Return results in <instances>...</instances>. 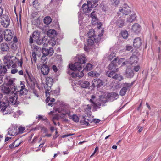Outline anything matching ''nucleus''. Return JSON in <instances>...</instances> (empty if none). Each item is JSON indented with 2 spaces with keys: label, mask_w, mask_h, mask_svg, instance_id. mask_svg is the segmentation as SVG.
Instances as JSON below:
<instances>
[{
  "label": "nucleus",
  "mask_w": 161,
  "mask_h": 161,
  "mask_svg": "<svg viewBox=\"0 0 161 161\" xmlns=\"http://www.w3.org/2000/svg\"><path fill=\"white\" fill-rule=\"evenodd\" d=\"M51 19L50 17H46L44 19V22L46 24H49L51 22Z\"/></svg>",
  "instance_id": "obj_43"
},
{
  "label": "nucleus",
  "mask_w": 161,
  "mask_h": 161,
  "mask_svg": "<svg viewBox=\"0 0 161 161\" xmlns=\"http://www.w3.org/2000/svg\"><path fill=\"white\" fill-rule=\"evenodd\" d=\"M1 23L3 27L6 28L9 25L10 20L8 16L6 15H3L2 17Z\"/></svg>",
  "instance_id": "obj_11"
},
{
  "label": "nucleus",
  "mask_w": 161,
  "mask_h": 161,
  "mask_svg": "<svg viewBox=\"0 0 161 161\" xmlns=\"http://www.w3.org/2000/svg\"><path fill=\"white\" fill-rule=\"evenodd\" d=\"M22 142H19V140L17 139L15 140L14 142L10 144L9 147L10 148H13L19 146L21 143Z\"/></svg>",
  "instance_id": "obj_29"
},
{
  "label": "nucleus",
  "mask_w": 161,
  "mask_h": 161,
  "mask_svg": "<svg viewBox=\"0 0 161 161\" xmlns=\"http://www.w3.org/2000/svg\"><path fill=\"white\" fill-rule=\"evenodd\" d=\"M132 83H125L124 84L123 87H126L127 89L128 88L132 86Z\"/></svg>",
  "instance_id": "obj_54"
},
{
  "label": "nucleus",
  "mask_w": 161,
  "mask_h": 161,
  "mask_svg": "<svg viewBox=\"0 0 161 161\" xmlns=\"http://www.w3.org/2000/svg\"><path fill=\"white\" fill-rule=\"evenodd\" d=\"M115 53H112L109 57L108 59L111 60L113 57H115Z\"/></svg>",
  "instance_id": "obj_58"
},
{
  "label": "nucleus",
  "mask_w": 161,
  "mask_h": 161,
  "mask_svg": "<svg viewBox=\"0 0 161 161\" xmlns=\"http://www.w3.org/2000/svg\"><path fill=\"white\" fill-rule=\"evenodd\" d=\"M142 43V41L141 38L140 37H137L134 39L133 45L135 48H138L141 46Z\"/></svg>",
  "instance_id": "obj_18"
},
{
  "label": "nucleus",
  "mask_w": 161,
  "mask_h": 161,
  "mask_svg": "<svg viewBox=\"0 0 161 161\" xmlns=\"http://www.w3.org/2000/svg\"><path fill=\"white\" fill-rule=\"evenodd\" d=\"M56 31L54 29L49 30L47 32V36L53 38L56 35Z\"/></svg>",
  "instance_id": "obj_31"
},
{
  "label": "nucleus",
  "mask_w": 161,
  "mask_h": 161,
  "mask_svg": "<svg viewBox=\"0 0 161 161\" xmlns=\"http://www.w3.org/2000/svg\"><path fill=\"white\" fill-rule=\"evenodd\" d=\"M41 60L42 63L45 64L47 62V59L46 56L43 55L41 57Z\"/></svg>",
  "instance_id": "obj_49"
},
{
  "label": "nucleus",
  "mask_w": 161,
  "mask_h": 161,
  "mask_svg": "<svg viewBox=\"0 0 161 161\" xmlns=\"http://www.w3.org/2000/svg\"><path fill=\"white\" fill-rule=\"evenodd\" d=\"M98 147H96L95 149V150L94 152H93V153L91 155V157H92L96 153V152L98 150Z\"/></svg>",
  "instance_id": "obj_61"
},
{
  "label": "nucleus",
  "mask_w": 161,
  "mask_h": 161,
  "mask_svg": "<svg viewBox=\"0 0 161 161\" xmlns=\"http://www.w3.org/2000/svg\"><path fill=\"white\" fill-rule=\"evenodd\" d=\"M127 62L128 61H125L124 58H121L118 60V63L119 65H125L127 64Z\"/></svg>",
  "instance_id": "obj_40"
},
{
  "label": "nucleus",
  "mask_w": 161,
  "mask_h": 161,
  "mask_svg": "<svg viewBox=\"0 0 161 161\" xmlns=\"http://www.w3.org/2000/svg\"><path fill=\"white\" fill-rule=\"evenodd\" d=\"M89 83L87 81H84L80 83V85L81 87L83 88H87L89 86Z\"/></svg>",
  "instance_id": "obj_41"
},
{
  "label": "nucleus",
  "mask_w": 161,
  "mask_h": 161,
  "mask_svg": "<svg viewBox=\"0 0 161 161\" xmlns=\"http://www.w3.org/2000/svg\"><path fill=\"white\" fill-rule=\"evenodd\" d=\"M87 34L88 37L96 38L97 37L95 35L94 30L93 29H90Z\"/></svg>",
  "instance_id": "obj_32"
},
{
  "label": "nucleus",
  "mask_w": 161,
  "mask_h": 161,
  "mask_svg": "<svg viewBox=\"0 0 161 161\" xmlns=\"http://www.w3.org/2000/svg\"><path fill=\"white\" fill-rule=\"evenodd\" d=\"M31 57L32 62L33 61L34 62H36L37 58L36 54L35 52H33L32 53V55L31 56Z\"/></svg>",
  "instance_id": "obj_47"
},
{
  "label": "nucleus",
  "mask_w": 161,
  "mask_h": 161,
  "mask_svg": "<svg viewBox=\"0 0 161 161\" xmlns=\"http://www.w3.org/2000/svg\"><path fill=\"white\" fill-rule=\"evenodd\" d=\"M136 18L135 13L132 14L127 19V21L129 22H132L134 21Z\"/></svg>",
  "instance_id": "obj_33"
},
{
  "label": "nucleus",
  "mask_w": 161,
  "mask_h": 161,
  "mask_svg": "<svg viewBox=\"0 0 161 161\" xmlns=\"http://www.w3.org/2000/svg\"><path fill=\"white\" fill-rule=\"evenodd\" d=\"M119 95L116 93H111L107 94L106 97L101 96L100 98V101L102 103H106L108 101H114L119 97Z\"/></svg>",
  "instance_id": "obj_3"
},
{
  "label": "nucleus",
  "mask_w": 161,
  "mask_h": 161,
  "mask_svg": "<svg viewBox=\"0 0 161 161\" xmlns=\"http://www.w3.org/2000/svg\"><path fill=\"white\" fill-rule=\"evenodd\" d=\"M46 84L44 85V86L45 90L46 96H48L47 94L49 93L51 87L53 83V80L52 78L47 77L46 79Z\"/></svg>",
  "instance_id": "obj_6"
},
{
  "label": "nucleus",
  "mask_w": 161,
  "mask_h": 161,
  "mask_svg": "<svg viewBox=\"0 0 161 161\" xmlns=\"http://www.w3.org/2000/svg\"><path fill=\"white\" fill-rule=\"evenodd\" d=\"M12 57L8 55L5 56L3 59L4 62V65H3V66H5V67H7L8 69L10 68L11 66L12 67H15L16 65L15 64H13V62L11 60Z\"/></svg>",
  "instance_id": "obj_7"
},
{
  "label": "nucleus",
  "mask_w": 161,
  "mask_h": 161,
  "mask_svg": "<svg viewBox=\"0 0 161 161\" xmlns=\"http://www.w3.org/2000/svg\"><path fill=\"white\" fill-rule=\"evenodd\" d=\"M17 93L15 92L9 98L8 101L9 103L12 105H15L18 103V101H17L18 98Z\"/></svg>",
  "instance_id": "obj_13"
},
{
  "label": "nucleus",
  "mask_w": 161,
  "mask_h": 161,
  "mask_svg": "<svg viewBox=\"0 0 161 161\" xmlns=\"http://www.w3.org/2000/svg\"><path fill=\"white\" fill-rule=\"evenodd\" d=\"M25 127H20L18 128V133H22L23 132L24 130H25Z\"/></svg>",
  "instance_id": "obj_55"
},
{
  "label": "nucleus",
  "mask_w": 161,
  "mask_h": 161,
  "mask_svg": "<svg viewBox=\"0 0 161 161\" xmlns=\"http://www.w3.org/2000/svg\"><path fill=\"white\" fill-rule=\"evenodd\" d=\"M0 49L2 51H8L9 49V47L8 44L4 42L1 44Z\"/></svg>",
  "instance_id": "obj_26"
},
{
  "label": "nucleus",
  "mask_w": 161,
  "mask_h": 161,
  "mask_svg": "<svg viewBox=\"0 0 161 161\" xmlns=\"http://www.w3.org/2000/svg\"><path fill=\"white\" fill-rule=\"evenodd\" d=\"M13 37L12 33L11 31L8 29H6L4 31V38L7 41L11 40Z\"/></svg>",
  "instance_id": "obj_15"
},
{
  "label": "nucleus",
  "mask_w": 161,
  "mask_h": 161,
  "mask_svg": "<svg viewBox=\"0 0 161 161\" xmlns=\"http://www.w3.org/2000/svg\"><path fill=\"white\" fill-rule=\"evenodd\" d=\"M77 58L78 62H76L74 64H69V67L71 70L74 71L81 70L82 69V66L80 64L85 63L86 61V58L83 54L78 55Z\"/></svg>",
  "instance_id": "obj_1"
},
{
  "label": "nucleus",
  "mask_w": 161,
  "mask_h": 161,
  "mask_svg": "<svg viewBox=\"0 0 161 161\" xmlns=\"http://www.w3.org/2000/svg\"><path fill=\"white\" fill-rule=\"evenodd\" d=\"M14 79L11 78L9 77H6L4 82L7 86H9L10 87L13 88L14 89L16 90V88L15 87V84L14 83Z\"/></svg>",
  "instance_id": "obj_12"
},
{
  "label": "nucleus",
  "mask_w": 161,
  "mask_h": 161,
  "mask_svg": "<svg viewBox=\"0 0 161 161\" xmlns=\"http://www.w3.org/2000/svg\"><path fill=\"white\" fill-rule=\"evenodd\" d=\"M89 76L92 77H98L99 76L100 74L95 71H92L88 73Z\"/></svg>",
  "instance_id": "obj_38"
},
{
  "label": "nucleus",
  "mask_w": 161,
  "mask_h": 161,
  "mask_svg": "<svg viewBox=\"0 0 161 161\" xmlns=\"http://www.w3.org/2000/svg\"><path fill=\"white\" fill-rule=\"evenodd\" d=\"M8 134L11 136H14L18 134L17 129L16 128L11 127L8 130Z\"/></svg>",
  "instance_id": "obj_22"
},
{
  "label": "nucleus",
  "mask_w": 161,
  "mask_h": 161,
  "mask_svg": "<svg viewBox=\"0 0 161 161\" xmlns=\"http://www.w3.org/2000/svg\"><path fill=\"white\" fill-rule=\"evenodd\" d=\"M25 86L22 83V82H20V86L16 88V92H17V93L18 92L20 95L26 94L28 92V90L25 88Z\"/></svg>",
  "instance_id": "obj_10"
},
{
  "label": "nucleus",
  "mask_w": 161,
  "mask_h": 161,
  "mask_svg": "<svg viewBox=\"0 0 161 161\" xmlns=\"http://www.w3.org/2000/svg\"><path fill=\"white\" fill-rule=\"evenodd\" d=\"M42 52L43 55L45 56L49 55L51 56L54 53L53 50L52 48H50L49 49H47L43 48L42 50Z\"/></svg>",
  "instance_id": "obj_20"
},
{
  "label": "nucleus",
  "mask_w": 161,
  "mask_h": 161,
  "mask_svg": "<svg viewBox=\"0 0 161 161\" xmlns=\"http://www.w3.org/2000/svg\"><path fill=\"white\" fill-rule=\"evenodd\" d=\"M125 19L120 17L118 19L117 17H115L112 20L111 23L116 24V26L119 27H122L124 25Z\"/></svg>",
  "instance_id": "obj_9"
},
{
  "label": "nucleus",
  "mask_w": 161,
  "mask_h": 161,
  "mask_svg": "<svg viewBox=\"0 0 161 161\" xmlns=\"http://www.w3.org/2000/svg\"><path fill=\"white\" fill-rule=\"evenodd\" d=\"M7 71L6 67L0 64V75H3Z\"/></svg>",
  "instance_id": "obj_34"
},
{
  "label": "nucleus",
  "mask_w": 161,
  "mask_h": 161,
  "mask_svg": "<svg viewBox=\"0 0 161 161\" xmlns=\"http://www.w3.org/2000/svg\"><path fill=\"white\" fill-rule=\"evenodd\" d=\"M126 50L130 51L132 48V47L131 46L127 45L126 47Z\"/></svg>",
  "instance_id": "obj_62"
},
{
  "label": "nucleus",
  "mask_w": 161,
  "mask_h": 161,
  "mask_svg": "<svg viewBox=\"0 0 161 161\" xmlns=\"http://www.w3.org/2000/svg\"><path fill=\"white\" fill-rule=\"evenodd\" d=\"M7 107V103L4 102H0V109L1 111L3 113V114H8V113L7 112L6 109Z\"/></svg>",
  "instance_id": "obj_23"
},
{
  "label": "nucleus",
  "mask_w": 161,
  "mask_h": 161,
  "mask_svg": "<svg viewBox=\"0 0 161 161\" xmlns=\"http://www.w3.org/2000/svg\"><path fill=\"white\" fill-rule=\"evenodd\" d=\"M68 117L75 122H77L79 121V118L76 115L73 114L72 115H71L70 114L68 116Z\"/></svg>",
  "instance_id": "obj_37"
},
{
  "label": "nucleus",
  "mask_w": 161,
  "mask_h": 161,
  "mask_svg": "<svg viewBox=\"0 0 161 161\" xmlns=\"http://www.w3.org/2000/svg\"><path fill=\"white\" fill-rule=\"evenodd\" d=\"M50 3L51 4L53 3L54 4V5H56L57 4H58L57 3V2L55 0H51Z\"/></svg>",
  "instance_id": "obj_64"
},
{
  "label": "nucleus",
  "mask_w": 161,
  "mask_h": 161,
  "mask_svg": "<svg viewBox=\"0 0 161 161\" xmlns=\"http://www.w3.org/2000/svg\"><path fill=\"white\" fill-rule=\"evenodd\" d=\"M84 110L85 113H88L90 112L91 106L90 105H85L84 106Z\"/></svg>",
  "instance_id": "obj_42"
},
{
  "label": "nucleus",
  "mask_w": 161,
  "mask_h": 161,
  "mask_svg": "<svg viewBox=\"0 0 161 161\" xmlns=\"http://www.w3.org/2000/svg\"><path fill=\"white\" fill-rule=\"evenodd\" d=\"M40 33L37 31H34L32 36H30L29 39V42L31 44L33 43V41H36L38 44L39 41Z\"/></svg>",
  "instance_id": "obj_8"
},
{
  "label": "nucleus",
  "mask_w": 161,
  "mask_h": 161,
  "mask_svg": "<svg viewBox=\"0 0 161 161\" xmlns=\"http://www.w3.org/2000/svg\"><path fill=\"white\" fill-rule=\"evenodd\" d=\"M98 1V0H90L87 2H89L90 4H92V7L95 8L97 6Z\"/></svg>",
  "instance_id": "obj_39"
},
{
  "label": "nucleus",
  "mask_w": 161,
  "mask_h": 161,
  "mask_svg": "<svg viewBox=\"0 0 161 161\" xmlns=\"http://www.w3.org/2000/svg\"><path fill=\"white\" fill-rule=\"evenodd\" d=\"M117 60V58H115V60H113L112 63L109 64L108 69L109 70L114 71H118L117 67L114 64V61Z\"/></svg>",
  "instance_id": "obj_25"
},
{
  "label": "nucleus",
  "mask_w": 161,
  "mask_h": 161,
  "mask_svg": "<svg viewBox=\"0 0 161 161\" xmlns=\"http://www.w3.org/2000/svg\"><path fill=\"white\" fill-rule=\"evenodd\" d=\"M92 69V65L90 63H87L84 69L85 70L90 71Z\"/></svg>",
  "instance_id": "obj_45"
},
{
  "label": "nucleus",
  "mask_w": 161,
  "mask_h": 161,
  "mask_svg": "<svg viewBox=\"0 0 161 161\" xmlns=\"http://www.w3.org/2000/svg\"><path fill=\"white\" fill-rule=\"evenodd\" d=\"M86 118L87 119V122H88L89 123L90 122L91 123L93 119H92V118L89 117H86Z\"/></svg>",
  "instance_id": "obj_60"
},
{
  "label": "nucleus",
  "mask_w": 161,
  "mask_h": 161,
  "mask_svg": "<svg viewBox=\"0 0 161 161\" xmlns=\"http://www.w3.org/2000/svg\"><path fill=\"white\" fill-rule=\"evenodd\" d=\"M104 32V30L102 29L101 30V32L97 36V37L96 38L88 37L87 40V44L88 46L92 45L94 43L98 42H99L101 40V37L102 36Z\"/></svg>",
  "instance_id": "obj_5"
},
{
  "label": "nucleus",
  "mask_w": 161,
  "mask_h": 161,
  "mask_svg": "<svg viewBox=\"0 0 161 161\" xmlns=\"http://www.w3.org/2000/svg\"><path fill=\"white\" fill-rule=\"evenodd\" d=\"M138 60V59L137 56L133 55L130 57L129 61H127V63L130 64L132 66H134L137 64Z\"/></svg>",
  "instance_id": "obj_16"
},
{
  "label": "nucleus",
  "mask_w": 161,
  "mask_h": 161,
  "mask_svg": "<svg viewBox=\"0 0 161 161\" xmlns=\"http://www.w3.org/2000/svg\"><path fill=\"white\" fill-rule=\"evenodd\" d=\"M1 90L4 93L10 95L13 94L14 92L16 91L13 88L10 87L9 86H7L5 83L1 86Z\"/></svg>",
  "instance_id": "obj_4"
},
{
  "label": "nucleus",
  "mask_w": 161,
  "mask_h": 161,
  "mask_svg": "<svg viewBox=\"0 0 161 161\" xmlns=\"http://www.w3.org/2000/svg\"><path fill=\"white\" fill-rule=\"evenodd\" d=\"M18 70L16 69H13L11 70V73L12 74H14L17 72Z\"/></svg>",
  "instance_id": "obj_63"
},
{
  "label": "nucleus",
  "mask_w": 161,
  "mask_h": 161,
  "mask_svg": "<svg viewBox=\"0 0 161 161\" xmlns=\"http://www.w3.org/2000/svg\"><path fill=\"white\" fill-rule=\"evenodd\" d=\"M92 5L90 4L89 2H87V4H84L82 5L83 10L84 13L86 14L90 12L92 10Z\"/></svg>",
  "instance_id": "obj_14"
},
{
  "label": "nucleus",
  "mask_w": 161,
  "mask_h": 161,
  "mask_svg": "<svg viewBox=\"0 0 161 161\" xmlns=\"http://www.w3.org/2000/svg\"><path fill=\"white\" fill-rule=\"evenodd\" d=\"M56 44V41L53 39H52L49 41V44H51L52 46H54Z\"/></svg>",
  "instance_id": "obj_52"
},
{
  "label": "nucleus",
  "mask_w": 161,
  "mask_h": 161,
  "mask_svg": "<svg viewBox=\"0 0 161 161\" xmlns=\"http://www.w3.org/2000/svg\"><path fill=\"white\" fill-rule=\"evenodd\" d=\"M140 26L138 24H135L132 26V30L135 32H139L140 31Z\"/></svg>",
  "instance_id": "obj_28"
},
{
  "label": "nucleus",
  "mask_w": 161,
  "mask_h": 161,
  "mask_svg": "<svg viewBox=\"0 0 161 161\" xmlns=\"http://www.w3.org/2000/svg\"><path fill=\"white\" fill-rule=\"evenodd\" d=\"M95 98V96L94 95L91 96V99L90 100V102L92 104V106L95 109L99 108V106L101 105V103H99L98 105L97 104L95 103L94 100Z\"/></svg>",
  "instance_id": "obj_24"
},
{
  "label": "nucleus",
  "mask_w": 161,
  "mask_h": 161,
  "mask_svg": "<svg viewBox=\"0 0 161 161\" xmlns=\"http://www.w3.org/2000/svg\"><path fill=\"white\" fill-rule=\"evenodd\" d=\"M113 79H115L116 80L120 81L122 80L123 79V78L120 75L115 74Z\"/></svg>",
  "instance_id": "obj_48"
},
{
  "label": "nucleus",
  "mask_w": 161,
  "mask_h": 161,
  "mask_svg": "<svg viewBox=\"0 0 161 161\" xmlns=\"http://www.w3.org/2000/svg\"><path fill=\"white\" fill-rule=\"evenodd\" d=\"M37 118H39L40 119H41L42 120H47V118L45 117L42 116L41 115H39L38 116V117H37L36 118V119H37Z\"/></svg>",
  "instance_id": "obj_56"
},
{
  "label": "nucleus",
  "mask_w": 161,
  "mask_h": 161,
  "mask_svg": "<svg viewBox=\"0 0 161 161\" xmlns=\"http://www.w3.org/2000/svg\"><path fill=\"white\" fill-rule=\"evenodd\" d=\"M49 40H48L47 38L44 37L42 40H40V41L39 42L38 44L39 45L43 44L44 46L47 47L49 44Z\"/></svg>",
  "instance_id": "obj_27"
},
{
  "label": "nucleus",
  "mask_w": 161,
  "mask_h": 161,
  "mask_svg": "<svg viewBox=\"0 0 161 161\" xmlns=\"http://www.w3.org/2000/svg\"><path fill=\"white\" fill-rule=\"evenodd\" d=\"M4 30L2 28H0V42L3 41V34L4 33Z\"/></svg>",
  "instance_id": "obj_50"
},
{
  "label": "nucleus",
  "mask_w": 161,
  "mask_h": 161,
  "mask_svg": "<svg viewBox=\"0 0 161 161\" xmlns=\"http://www.w3.org/2000/svg\"><path fill=\"white\" fill-rule=\"evenodd\" d=\"M71 108L70 106L67 103H62L60 106L55 110V112H58L60 115L68 116L71 114Z\"/></svg>",
  "instance_id": "obj_2"
},
{
  "label": "nucleus",
  "mask_w": 161,
  "mask_h": 161,
  "mask_svg": "<svg viewBox=\"0 0 161 161\" xmlns=\"http://www.w3.org/2000/svg\"><path fill=\"white\" fill-rule=\"evenodd\" d=\"M117 71L109 70V71L106 72V75L109 77H112L113 78H114V75H115V72Z\"/></svg>",
  "instance_id": "obj_36"
},
{
  "label": "nucleus",
  "mask_w": 161,
  "mask_h": 161,
  "mask_svg": "<svg viewBox=\"0 0 161 161\" xmlns=\"http://www.w3.org/2000/svg\"><path fill=\"white\" fill-rule=\"evenodd\" d=\"M92 23L93 25L96 24L98 23V20L96 17H93L92 18Z\"/></svg>",
  "instance_id": "obj_51"
},
{
  "label": "nucleus",
  "mask_w": 161,
  "mask_h": 161,
  "mask_svg": "<svg viewBox=\"0 0 161 161\" xmlns=\"http://www.w3.org/2000/svg\"><path fill=\"white\" fill-rule=\"evenodd\" d=\"M121 35L124 39H126L128 36V34L127 31L126 30H124L121 31Z\"/></svg>",
  "instance_id": "obj_46"
},
{
  "label": "nucleus",
  "mask_w": 161,
  "mask_h": 161,
  "mask_svg": "<svg viewBox=\"0 0 161 161\" xmlns=\"http://www.w3.org/2000/svg\"><path fill=\"white\" fill-rule=\"evenodd\" d=\"M74 134H71V133L68 134H66V135H62L61 136V137L62 138H64L67 137L69 136H70L73 135Z\"/></svg>",
  "instance_id": "obj_59"
},
{
  "label": "nucleus",
  "mask_w": 161,
  "mask_h": 161,
  "mask_svg": "<svg viewBox=\"0 0 161 161\" xmlns=\"http://www.w3.org/2000/svg\"><path fill=\"white\" fill-rule=\"evenodd\" d=\"M119 12L124 15H127L130 12V10L128 5H124L122 8L119 9Z\"/></svg>",
  "instance_id": "obj_21"
},
{
  "label": "nucleus",
  "mask_w": 161,
  "mask_h": 161,
  "mask_svg": "<svg viewBox=\"0 0 161 161\" xmlns=\"http://www.w3.org/2000/svg\"><path fill=\"white\" fill-rule=\"evenodd\" d=\"M82 123L84 125H89V123L87 122V120L86 117H84V120Z\"/></svg>",
  "instance_id": "obj_57"
},
{
  "label": "nucleus",
  "mask_w": 161,
  "mask_h": 161,
  "mask_svg": "<svg viewBox=\"0 0 161 161\" xmlns=\"http://www.w3.org/2000/svg\"><path fill=\"white\" fill-rule=\"evenodd\" d=\"M41 72L44 75H47L49 72V69L48 66L43 64L41 66Z\"/></svg>",
  "instance_id": "obj_19"
},
{
  "label": "nucleus",
  "mask_w": 161,
  "mask_h": 161,
  "mask_svg": "<svg viewBox=\"0 0 161 161\" xmlns=\"http://www.w3.org/2000/svg\"><path fill=\"white\" fill-rule=\"evenodd\" d=\"M127 88L126 87H123L120 91V94L121 96H124L127 92Z\"/></svg>",
  "instance_id": "obj_44"
},
{
  "label": "nucleus",
  "mask_w": 161,
  "mask_h": 161,
  "mask_svg": "<svg viewBox=\"0 0 161 161\" xmlns=\"http://www.w3.org/2000/svg\"><path fill=\"white\" fill-rule=\"evenodd\" d=\"M92 85L93 87H100L103 83L102 80L99 79H94L92 82Z\"/></svg>",
  "instance_id": "obj_17"
},
{
  "label": "nucleus",
  "mask_w": 161,
  "mask_h": 161,
  "mask_svg": "<svg viewBox=\"0 0 161 161\" xmlns=\"http://www.w3.org/2000/svg\"><path fill=\"white\" fill-rule=\"evenodd\" d=\"M125 75L128 78L132 77L134 75V72L131 69H127L126 70Z\"/></svg>",
  "instance_id": "obj_30"
},
{
  "label": "nucleus",
  "mask_w": 161,
  "mask_h": 161,
  "mask_svg": "<svg viewBox=\"0 0 161 161\" xmlns=\"http://www.w3.org/2000/svg\"><path fill=\"white\" fill-rule=\"evenodd\" d=\"M134 67L133 70L135 72H138L140 69V66L139 65H135L134 66H132Z\"/></svg>",
  "instance_id": "obj_53"
},
{
  "label": "nucleus",
  "mask_w": 161,
  "mask_h": 161,
  "mask_svg": "<svg viewBox=\"0 0 161 161\" xmlns=\"http://www.w3.org/2000/svg\"><path fill=\"white\" fill-rule=\"evenodd\" d=\"M81 70L78 71L79 72L76 73H71V75L72 76H74L75 75L77 77H81L83 76L84 75V74L83 72V71H81Z\"/></svg>",
  "instance_id": "obj_35"
}]
</instances>
